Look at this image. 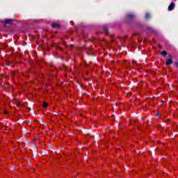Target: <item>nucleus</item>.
Here are the masks:
<instances>
[{
  "mask_svg": "<svg viewBox=\"0 0 178 178\" xmlns=\"http://www.w3.org/2000/svg\"><path fill=\"white\" fill-rule=\"evenodd\" d=\"M175 2L172 1V2L169 5V6H168V10H169V11L173 10V9H175Z\"/></svg>",
  "mask_w": 178,
  "mask_h": 178,
  "instance_id": "obj_1",
  "label": "nucleus"
},
{
  "mask_svg": "<svg viewBox=\"0 0 178 178\" xmlns=\"http://www.w3.org/2000/svg\"><path fill=\"white\" fill-rule=\"evenodd\" d=\"M172 63H173V60H172V58H167L165 65H167V66H170V65H172Z\"/></svg>",
  "mask_w": 178,
  "mask_h": 178,
  "instance_id": "obj_2",
  "label": "nucleus"
},
{
  "mask_svg": "<svg viewBox=\"0 0 178 178\" xmlns=\"http://www.w3.org/2000/svg\"><path fill=\"white\" fill-rule=\"evenodd\" d=\"M51 26L53 27V29H58L59 28V24L54 23L51 24Z\"/></svg>",
  "mask_w": 178,
  "mask_h": 178,
  "instance_id": "obj_3",
  "label": "nucleus"
},
{
  "mask_svg": "<svg viewBox=\"0 0 178 178\" xmlns=\"http://www.w3.org/2000/svg\"><path fill=\"white\" fill-rule=\"evenodd\" d=\"M128 19H134V15L133 14H128L127 15Z\"/></svg>",
  "mask_w": 178,
  "mask_h": 178,
  "instance_id": "obj_4",
  "label": "nucleus"
},
{
  "mask_svg": "<svg viewBox=\"0 0 178 178\" xmlns=\"http://www.w3.org/2000/svg\"><path fill=\"white\" fill-rule=\"evenodd\" d=\"M161 55H163V56H166L168 55V52H166V51H163L161 52Z\"/></svg>",
  "mask_w": 178,
  "mask_h": 178,
  "instance_id": "obj_5",
  "label": "nucleus"
},
{
  "mask_svg": "<svg viewBox=\"0 0 178 178\" xmlns=\"http://www.w3.org/2000/svg\"><path fill=\"white\" fill-rule=\"evenodd\" d=\"M5 23H6L7 24H10L12 23V21L11 19H6L5 21Z\"/></svg>",
  "mask_w": 178,
  "mask_h": 178,
  "instance_id": "obj_6",
  "label": "nucleus"
},
{
  "mask_svg": "<svg viewBox=\"0 0 178 178\" xmlns=\"http://www.w3.org/2000/svg\"><path fill=\"white\" fill-rule=\"evenodd\" d=\"M149 17H151V15H149V13H147L145 15V19H149Z\"/></svg>",
  "mask_w": 178,
  "mask_h": 178,
  "instance_id": "obj_7",
  "label": "nucleus"
},
{
  "mask_svg": "<svg viewBox=\"0 0 178 178\" xmlns=\"http://www.w3.org/2000/svg\"><path fill=\"white\" fill-rule=\"evenodd\" d=\"M44 108H47L48 106V104L46 102L43 103Z\"/></svg>",
  "mask_w": 178,
  "mask_h": 178,
  "instance_id": "obj_8",
  "label": "nucleus"
},
{
  "mask_svg": "<svg viewBox=\"0 0 178 178\" xmlns=\"http://www.w3.org/2000/svg\"><path fill=\"white\" fill-rule=\"evenodd\" d=\"M104 33H108V28L107 27H104Z\"/></svg>",
  "mask_w": 178,
  "mask_h": 178,
  "instance_id": "obj_9",
  "label": "nucleus"
},
{
  "mask_svg": "<svg viewBox=\"0 0 178 178\" xmlns=\"http://www.w3.org/2000/svg\"><path fill=\"white\" fill-rule=\"evenodd\" d=\"M17 106H22V103H20V102H18L17 103Z\"/></svg>",
  "mask_w": 178,
  "mask_h": 178,
  "instance_id": "obj_10",
  "label": "nucleus"
},
{
  "mask_svg": "<svg viewBox=\"0 0 178 178\" xmlns=\"http://www.w3.org/2000/svg\"><path fill=\"white\" fill-rule=\"evenodd\" d=\"M4 113L6 115V114H8V111H4Z\"/></svg>",
  "mask_w": 178,
  "mask_h": 178,
  "instance_id": "obj_11",
  "label": "nucleus"
},
{
  "mask_svg": "<svg viewBox=\"0 0 178 178\" xmlns=\"http://www.w3.org/2000/svg\"><path fill=\"white\" fill-rule=\"evenodd\" d=\"M156 115H157V116H159V113H157Z\"/></svg>",
  "mask_w": 178,
  "mask_h": 178,
  "instance_id": "obj_12",
  "label": "nucleus"
},
{
  "mask_svg": "<svg viewBox=\"0 0 178 178\" xmlns=\"http://www.w3.org/2000/svg\"><path fill=\"white\" fill-rule=\"evenodd\" d=\"M161 102L163 104L165 102L162 101Z\"/></svg>",
  "mask_w": 178,
  "mask_h": 178,
  "instance_id": "obj_13",
  "label": "nucleus"
}]
</instances>
